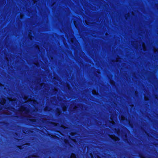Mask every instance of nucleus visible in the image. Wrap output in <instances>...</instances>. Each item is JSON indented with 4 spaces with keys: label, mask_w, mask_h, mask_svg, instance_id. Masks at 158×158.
I'll return each mask as SVG.
<instances>
[{
    "label": "nucleus",
    "mask_w": 158,
    "mask_h": 158,
    "mask_svg": "<svg viewBox=\"0 0 158 158\" xmlns=\"http://www.w3.org/2000/svg\"><path fill=\"white\" fill-rule=\"evenodd\" d=\"M110 137L115 141L118 140L119 139L118 138V137H116L115 135H110Z\"/></svg>",
    "instance_id": "3"
},
{
    "label": "nucleus",
    "mask_w": 158,
    "mask_h": 158,
    "mask_svg": "<svg viewBox=\"0 0 158 158\" xmlns=\"http://www.w3.org/2000/svg\"><path fill=\"white\" fill-rule=\"evenodd\" d=\"M6 102V100L4 98H2V100L0 101V104L2 105H3Z\"/></svg>",
    "instance_id": "4"
},
{
    "label": "nucleus",
    "mask_w": 158,
    "mask_h": 158,
    "mask_svg": "<svg viewBox=\"0 0 158 158\" xmlns=\"http://www.w3.org/2000/svg\"><path fill=\"white\" fill-rule=\"evenodd\" d=\"M25 145H23L22 146V147H23H23H24L25 146Z\"/></svg>",
    "instance_id": "19"
},
{
    "label": "nucleus",
    "mask_w": 158,
    "mask_h": 158,
    "mask_svg": "<svg viewBox=\"0 0 158 158\" xmlns=\"http://www.w3.org/2000/svg\"><path fill=\"white\" fill-rule=\"evenodd\" d=\"M145 100H148V98H147L145 97Z\"/></svg>",
    "instance_id": "17"
},
{
    "label": "nucleus",
    "mask_w": 158,
    "mask_h": 158,
    "mask_svg": "<svg viewBox=\"0 0 158 158\" xmlns=\"http://www.w3.org/2000/svg\"><path fill=\"white\" fill-rule=\"evenodd\" d=\"M9 100L10 101H14V100L12 99H11V98H9Z\"/></svg>",
    "instance_id": "13"
},
{
    "label": "nucleus",
    "mask_w": 158,
    "mask_h": 158,
    "mask_svg": "<svg viewBox=\"0 0 158 158\" xmlns=\"http://www.w3.org/2000/svg\"><path fill=\"white\" fill-rule=\"evenodd\" d=\"M154 52H158V50L157 49H156V48H154Z\"/></svg>",
    "instance_id": "11"
},
{
    "label": "nucleus",
    "mask_w": 158,
    "mask_h": 158,
    "mask_svg": "<svg viewBox=\"0 0 158 158\" xmlns=\"http://www.w3.org/2000/svg\"><path fill=\"white\" fill-rule=\"evenodd\" d=\"M29 105L27 107H25L23 106L19 108V111L22 114H25L23 115L24 116L27 117L28 116V115L30 111L29 109Z\"/></svg>",
    "instance_id": "1"
},
{
    "label": "nucleus",
    "mask_w": 158,
    "mask_h": 158,
    "mask_svg": "<svg viewBox=\"0 0 158 158\" xmlns=\"http://www.w3.org/2000/svg\"><path fill=\"white\" fill-rule=\"evenodd\" d=\"M26 103H30L33 105L34 106H36L35 104L37 103L36 101L34 100H31L29 102H25Z\"/></svg>",
    "instance_id": "2"
},
{
    "label": "nucleus",
    "mask_w": 158,
    "mask_h": 158,
    "mask_svg": "<svg viewBox=\"0 0 158 158\" xmlns=\"http://www.w3.org/2000/svg\"><path fill=\"white\" fill-rule=\"evenodd\" d=\"M90 155H91V156H92V157H93V156H92V154H90Z\"/></svg>",
    "instance_id": "21"
},
{
    "label": "nucleus",
    "mask_w": 158,
    "mask_h": 158,
    "mask_svg": "<svg viewBox=\"0 0 158 158\" xmlns=\"http://www.w3.org/2000/svg\"><path fill=\"white\" fill-rule=\"evenodd\" d=\"M62 108L64 111H65L66 110L67 108L65 106H62Z\"/></svg>",
    "instance_id": "5"
},
{
    "label": "nucleus",
    "mask_w": 158,
    "mask_h": 158,
    "mask_svg": "<svg viewBox=\"0 0 158 158\" xmlns=\"http://www.w3.org/2000/svg\"><path fill=\"white\" fill-rule=\"evenodd\" d=\"M73 140V141H74V142H75H75H76V141H75V140L74 139V140Z\"/></svg>",
    "instance_id": "20"
},
{
    "label": "nucleus",
    "mask_w": 158,
    "mask_h": 158,
    "mask_svg": "<svg viewBox=\"0 0 158 158\" xmlns=\"http://www.w3.org/2000/svg\"><path fill=\"white\" fill-rule=\"evenodd\" d=\"M65 142L66 143H67V142H66V141H65Z\"/></svg>",
    "instance_id": "23"
},
{
    "label": "nucleus",
    "mask_w": 158,
    "mask_h": 158,
    "mask_svg": "<svg viewBox=\"0 0 158 158\" xmlns=\"http://www.w3.org/2000/svg\"><path fill=\"white\" fill-rule=\"evenodd\" d=\"M28 158H38V157L36 156H31L28 157Z\"/></svg>",
    "instance_id": "8"
},
{
    "label": "nucleus",
    "mask_w": 158,
    "mask_h": 158,
    "mask_svg": "<svg viewBox=\"0 0 158 158\" xmlns=\"http://www.w3.org/2000/svg\"><path fill=\"white\" fill-rule=\"evenodd\" d=\"M121 119L122 120H123L125 119V117L123 115H122L121 117Z\"/></svg>",
    "instance_id": "10"
},
{
    "label": "nucleus",
    "mask_w": 158,
    "mask_h": 158,
    "mask_svg": "<svg viewBox=\"0 0 158 158\" xmlns=\"http://www.w3.org/2000/svg\"><path fill=\"white\" fill-rule=\"evenodd\" d=\"M111 123H112L113 124H114V121L112 120L111 121Z\"/></svg>",
    "instance_id": "12"
},
{
    "label": "nucleus",
    "mask_w": 158,
    "mask_h": 158,
    "mask_svg": "<svg viewBox=\"0 0 158 158\" xmlns=\"http://www.w3.org/2000/svg\"><path fill=\"white\" fill-rule=\"evenodd\" d=\"M77 107L76 106H75L74 108H73V110H75L76 109Z\"/></svg>",
    "instance_id": "16"
},
{
    "label": "nucleus",
    "mask_w": 158,
    "mask_h": 158,
    "mask_svg": "<svg viewBox=\"0 0 158 158\" xmlns=\"http://www.w3.org/2000/svg\"><path fill=\"white\" fill-rule=\"evenodd\" d=\"M71 158H76L75 155L73 153L72 154L71 156Z\"/></svg>",
    "instance_id": "6"
},
{
    "label": "nucleus",
    "mask_w": 158,
    "mask_h": 158,
    "mask_svg": "<svg viewBox=\"0 0 158 158\" xmlns=\"http://www.w3.org/2000/svg\"><path fill=\"white\" fill-rule=\"evenodd\" d=\"M20 17H21V18H22V17H23V15H20Z\"/></svg>",
    "instance_id": "18"
},
{
    "label": "nucleus",
    "mask_w": 158,
    "mask_h": 158,
    "mask_svg": "<svg viewBox=\"0 0 158 158\" xmlns=\"http://www.w3.org/2000/svg\"><path fill=\"white\" fill-rule=\"evenodd\" d=\"M58 115H59L60 114V112L59 110L58 111Z\"/></svg>",
    "instance_id": "14"
},
{
    "label": "nucleus",
    "mask_w": 158,
    "mask_h": 158,
    "mask_svg": "<svg viewBox=\"0 0 158 158\" xmlns=\"http://www.w3.org/2000/svg\"><path fill=\"white\" fill-rule=\"evenodd\" d=\"M110 82H111V83H111V81H110Z\"/></svg>",
    "instance_id": "24"
},
{
    "label": "nucleus",
    "mask_w": 158,
    "mask_h": 158,
    "mask_svg": "<svg viewBox=\"0 0 158 158\" xmlns=\"http://www.w3.org/2000/svg\"><path fill=\"white\" fill-rule=\"evenodd\" d=\"M92 93L93 94H97V92L95 90H92Z\"/></svg>",
    "instance_id": "9"
},
{
    "label": "nucleus",
    "mask_w": 158,
    "mask_h": 158,
    "mask_svg": "<svg viewBox=\"0 0 158 158\" xmlns=\"http://www.w3.org/2000/svg\"><path fill=\"white\" fill-rule=\"evenodd\" d=\"M142 46H143V50L144 51H145L146 50V47H145V45L144 43H143V44Z\"/></svg>",
    "instance_id": "7"
},
{
    "label": "nucleus",
    "mask_w": 158,
    "mask_h": 158,
    "mask_svg": "<svg viewBox=\"0 0 158 158\" xmlns=\"http://www.w3.org/2000/svg\"><path fill=\"white\" fill-rule=\"evenodd\" d=\"M29 36L30 37V39L31 40H32V38L31 37H30V34L29 33Z\"/></svg>",
    "instance_id": "15"
},
{
    "label": "nucleus",
    "mask_w": 158,
    "mask_h": 158,
    "mask_svg": "<svg viewBox=\"0 0 158 158\" xmlns=\"http://www.w3.org/2000/svg\"><path fill=\"white\" fill-rule=\"evenodd\" d=\"M2 110V108H0V110Z\"/></svg>",
    "instance_id": "22"
}]
</instances>
